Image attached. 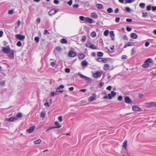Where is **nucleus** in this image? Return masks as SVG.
<instances>
[{
    "mask_svg": "<svg viewBox=\"0 0 156 156\" xmlns=\"http://www.w3.org/2000/svg\"><path fill=\"white\" fill-rule=\"evenodd\" d=\"M5 81H2L0 79V85L1 86H4L5 85Z\"/></svg>",
    "mask_w": 156,
    "mask_h": 156,
    "instance_id": "36",
    "label": "nucleus"
},
{
    "mask_svg": "<svg viewBox=\"0 0 156 156\" xmlns=\"http://www.w3.org/2000/svg\"><path fill=\"white\" fill-rule=\"evenodd\" d=\"M134 43H131L129 42L126 43L124 46V48H125L128 46H131L133 45Z\"/></svg>",
    "mask_w": 156,
    "mask_h": 156,
    "instance_id": "15",
    "label": "nucleus"
},
{
    "mask_svg": "<svg viewBox=\"0 0 156 156\" xmlns=\"http://www.w3.org/2000/svg\"><path fill=\"white\" fill-rule=\"evenodd\" d=\"M150 44V43L148 41H147L145 42V45L146 47H148L149 46Z\"/></svg>",
    "mask_w": 156,
    "mask_h": 156,
    "instance_id": "61",
    "label": "nucleus"
},
{
    "mask_svg": "<svg viewBox=\"0 0 156 156\" xmlns=\"http://www.w3.org/2000/svg\"><path fill=\"white\" fill-rule=\"evenodd\" d=\"M126 30L128 32H130L132 30V29L128 27H126Z\"/></svg>",
    "mask_w": 156,
    "mask_h": 156,
    "instance_id": "50",
    "label": "nucleus"
},
{
    "mask_svg": "<svg viewBox=\"0 0 156 156\" xmlns=\"http://www.w3.org/2000/svg\"><path fill=\"white\" fill-rule=\"evenodd\" d=\"M60 42L62 44H66L67 43L68 41L66 39L63 38L61 39Z\"/></svg>",
    "mask_w": 156,
    "mask_h": 156,
    "instance_id": "25",
    "label": "nucleus"
},
{
    "mask_svg": "<svg viewBox=\"0 0 156 156\" xmlns=\"http://www.w3.org/2000/svg\"><path fill=\"white\" fill-rule=\"evenodd\" d=\"M59 2V1L58 0H54V3L56 4V5H57L58 4Z\"/></svg>",
    "mask_w": 156,
    "mask_h": 156,
    "instance_id": "62",
    "label": "nucleus"
},
{
    "mask_svg": "<svg viewBox=\"0 0 156 156\" xmlns=\"http://www.w3.org/2000/svg\"><path fill=\"white\" fill-rule=\"evenodd\" d=\"M17 118L15 117H11L9 118L6 119L5 120L9 122H13L14 120H17Z\"/></svg>",
    "mask_w": 156,
    "mask_h": 156,
    "instance_id": "13",
    "label": "nucleus"
},
{
    "mask_svg": "<svg viewBox=\"0 0 156 156\" xmlns=\"http://www.w3.org/2000/svg\"><path fill=\"white\" fill-rule=\"evenodd\" d=\"M69 56L70 57H74L76 55L75 52L72 51H70L69 52Z\"/></svg>",
    "mask_w": 156,
    "mask_h": 156,
    "instance_id": "14",
    "label": "nucleus"
},
{
    "mask_svg": "<svg viewBox=\"0 0 156 156\" xmlns=\"http://www.w3.org/2000/svg\"><path fill=\"white\" fill-rule=\"evenodd\" d=\"M56 63L55 62H52L51 63V65L53 67H54L55 66V65Z\"/></svg>",
    "mask_w": 156,
    "mask_h": 156,
    "instance_id": "64",
    "label": "nucleus"
},
{
    "mask_svg": "<svg viewBox=\"0 0 156 156\" xmlns=\"http://www.w3.org/2000/svg\"><path fill=\"white\" fill-rule=\"evenodd\" d=\"M58 119L60 122L62 121V116H59L58 117Z\"/></svg>",
    "mask_w": 156,
    "mask_h": 156,
    "instance_id": "48",
    "label": "nucleus"
},
{
    "mask_svg": "<svg viewBox=\"0 0 156 156\" xmlns=\"http://www.w3.org/2000/svg\"><path fill=\"white\" fill-rule=\"evenodd\" d=\"M102 60V58H97V61L99 62H101Z\"/></svg>",
    "mask_w": 156,
    "mask_h": 156,
    "instance_id": "54",
    "label": "nucleus"
},
{
    "mask_svg": "<svg viewBox=\"0 0 156 156\" xmlns=\"http://www.w3.org/2000/svg\"><path fill=\"white\" fill-rule=\"evenodd\" d=\"M20 23H21V21L19 20H18L16 23V24L18 25V27L20 26Z\"/></svg>",
    "mask_w": 156,
    "mask_h": 156,
    "instance_id": "58",
    "label": "nucleus"
},
{
    "mask_svg": "<svg viewBox=\"0 0 156 156\" xmlns=\"http://www.w3.org/2000/svg\"><path fill=\"white\" fill-rule=\"evenodd\" d=\"M86 36H84L82 38V39H81V41L84 42H85L86 41Z\"/></svg>",
    "mask_w": 156,
    "mask_h": 156,
    "instance_id": "38",
    "label": "nucleus"
},
{
    "mask_svg": "<svg viewBox=\"0 0 156 156\" xmlns=\"http://www.w3.org/2000/svg\"><path fill=\"white\" fill-rule=\"evenodd\" d=\"M123 98L122 96L120 95L118 97V100L119 101H121L122 100Z\"/></svg>",
    "mask_w": 156,
    "mask_h": 156,
    "instance_id": "44",
    "label": "nucleus"
},
{
    "mask_svg": "<svg viewBox=\"0 0 156 156\" xmlns=\"http://www.w3.org/2000/svg\"><path fill=\"white\" fill-rule=\"evenodd\" d=\"M93 20L88 17H86L84 19V21L85 23H92Z\"/></svg>",
    "mask_w": 156,
    "mask_h": 156,
    "instance_id": "12",
    "label": "nucleus"
},
{
    "mask_svg": "<svg viewBox=\"0 0 156 156\" xmlns=\"http://www.w3.org/2000/svg\"><path fill=\"white\" fill-rule=\"evenodd\" d=\"M88 65V62L85 60L83 61L81 63V65L82 66H84L85 67L87 66Z\"/></svg>",
    "mask_w": 156,
    "mask_h": 156,
    "instance_id": "19",
    "label": "nucleus"
},
{
    "mask_svg": "<svg viewBox=\"0 0 156 156\" xmlns=\"http://www.w3.org/2000/svg\"><path fill=\"white\" fill-rule=\"evenodd\" d=\"M13 13V10H10L8 11V13L9 14H12Z\"/></svg>",
    "mask_w": 156,
    "mask_h": 156,
    "instance_id": "56",
    "label": "nucleus"
},
{
    "mask_svg": "<svg viewBox=\"0 0 156 156\" xmlns=\"http://www.w3.org/2000/svg\"><path fill=\"white\" fill-rule=\"evenodd\" d=\"M147 9L148 11H150L151 9V5H149L147 7Z\"/></svg>",
    "mask_w": 156,
    "mask_h": 156,
    "instance_id": "47",
    "label": "nucleus"
},
{
    "mask_svg": "<svg viewBox=\"0 0 156 156\" xmlns=\"http://www.w3.org/2000/svg\"><path fill=\"white\" fill-rule=\"evenodd\" d=\"M15 37L17 39L23 41L25 38V36L20 34H17L15 35Z\"/></svg>",
    "mask_w": 156,
    "mask_h": 156,
    "instance_id": "6",
    "label": "nucleus"
},
{
    "mask_svg": "<svg viewBox=\"0 0 156 156\" xmlns=\"http://www.w3.org/2000/svg\"><path fill=\"white\" fill-rule=\"evenodd\" d=\"M139 6L142 9H144L145 7V4L143 3H140V4Z\"/></svg>",
    "mask_w": 156,
    "mask_h": 156,
    "instance_id": "30",
    "label": "nucleus"
},
{
    "mask_svg": "<svg viewBox=\"0 0 156 156\" xmlns=\"http://www.w3.org/2000/svg\"><path fill=\"white\" fill-rule=\"evenodd\" d=\"M132 109L133 111H136L141 110V109L140 107L138 106H133L132 107Z\"/></svg>",
    "mask_w": 156,
    "mask_h": 156,
    "instance_id": "16",
    "label": "nucleus"
},
{
    "mask_svg": "<svg viewBox=\"0 0 156 156\" xmlns=\"http://www.w3.org/2000/svg\"><path fill=\"white\" fill-rule=\"evenodd\" d=\"M125 9L126 11L128 12H129L131 11L129 7H126L125 8Z\"/></svg>",
    "mask_w": 156,
    "mask_h": 156,
    "instance_id": "46",
    "label": "nucleus"
},
{
    "mask_svg": "<svg viewBox=\"0 0 156 156\" xmlns=\"http://www.w3.org/2000/svg\"><path fill=\"white\" fill-rule=\"evenodd\" d=\"M107 11L109 13H111L113 12V10L111 8H109L107 9Z\"/></svg>",
    "mask_w": 156,
    "mask_h": 156,
    "instance_id": "32",
    "label": "nucleus"
},
{
    "mask_svg": "<svg viewBox=\"0 0 156 156\" xmlns=\"http://www.w3.org/2000/svg\"><path fill=\"white\" fill-rule=\"evenodd\" d=\"M127 140H126L124 141L123 144V147L126 149V150L127 149Z\"/></svg>",
    "mask_w": 156,
    "mask_h": 156,
    "instance_id": "23",
    "label": "nucleus"
},
{
    "mask_svg": "<svg viewBox=\"0 0 156 156\" xmlns=\"http://www.w3.org/2000/svg\"><path fill=\"white\" fill-rule=\"evenodd\" d=\"M142 14V17H145L147 16V12H146L145 13L143 12Z\"/></svg>",
    "mask_w": 156,
    "mask_h": 156,
    "instance_id": "45",
    "label": "nucleus"
},
{
    "mask_svg": "<svg viewBox=\"0 0 156 156\" xmlns=\"http://www.w3.org/2000/svg\"><path fill=\"white\" fill-rule=\"evenodd\" d=\"M149 104L151 107H156V103L154 102H151L149 103H147Z\"/></svg>",
    "mask_w": 156,
    "mask_h": 156,
    "instance_id": "20",
    "label": "nucleus"
},
{
    "mask_svg": "<svg viewBox=\"0 0 156 156\" xmlns=\"http://www.w3.org/2000/svg\"><path fill=\"white\" fill-rule=\"evenodd\" d=\"M56 50L59 52L60 51L62 50V48L59 47H57L56 48Z\"/></svg>",
    "mask_w": 156,
    "mask_h": 156,
    "instance_id": "40",
    "label": "nucleus"
},
{
    "mask_svg": "<svg viewBox=\"0 0 156 156\" xmlns=\"http://www.w3.org/2000/svg\"><path fill=\"white\" fill-rule=\"evenodd\" d=\"M84 55L83 54H81L79 55V58L80 59H83L84 58Z\"/></svg>",
    "mask_w": 156,
    "mask_h": 156,
    "instance_id": "34",
    "label": "nucleus"
},
{
    "mask_svg": "<svg viewBox=\"0 0 156 156\" xmlns=\"http://www.w3.org/2000/svg\"><path fill=\"white\" fill-rule=\"evenodd\" d=\"M96 6L98 9H104L103 5L100 4H97L96 5Z\"/></svg>",
    "mask_w": 156,
    "mask_h": 156,
    "instance_id": "22",
    "label": "nucleus"
},
{
    "mask_svg": "<svg viewBox=\"0 0 156 156\" xmlns=\"http://www.w3.org/2000/svg\"><path fill=\"white\" fill-rule=\"evenodd\" d=\"M103 55V53L102 52H98L97 53V56L98 57H102Z\"/></svg>",
    "mask_w": 156,
    "mask_h": 156,
    "instance_id": "31",
    "label": "nucleus"
},
{
    "mask_svg": "<svg viewBox=\"0 0 156 156\" xmlns=\"http://www.w3.org/2000/svg\"><path fill=\"white\" fill-rule=\"evenodd\" d=\"M116 93L115 92L112 91L111 94H108V99L109 100L111 99L113 97H115L116 95Z\"/></svg>",
    "mask_w": 156,
    "mask_h": 156,
    "instance_id": "8",
    "label": "nucleus"
},
{
    "mask_svg": "<svg viewBox=\"0 0 156 156\" xmlns=\"http://www.w3.org/2000/svg\"><path fill=\"white\" fill-rule=\"evenodd\" d=\"M35 128V126H31L29 129L27 130V132L29 133H31L33 132Z\"/></svg>",
    "mask_w": 156,
    "mask_h": 156,
    "instance_id": "11",
    "label": "nucleus"
},
{
    "mask_svg": "<svg viewBox=\"0 0 156 156\" xmlns=\"http://www.w3.org/2000/svg\"><path fill=\"white\" fill-rule=\"evenodd\" d=\"M79 18H80V19L81 20H82V21H83V20H84V19H85L84 17L83 16H80L79 17Z\"/></svg>",
    "mask_w": 156,
    "mask_h": 156,
    "instance_id": "51",
    "label": "nucleus"
},
{
    "mask_svg": "<svg viewBox=\"0 0 156 156\" xmlns=\"http://www.w3.org/2000/svg\"><path fill=\"white\" fill-rule=\"evenodd\" d=\"M73 7L74 8H78L79 7V5L78 4H74L73 5Z\"/></svg>",
    "mask_w": 156,
    "mask_h": 156,
    "instance_id": "55",
    "label": "nucleus"
},
{
    "mask_svg": "<svg viewBox=\"0 0 156 156\" xmlns=\"http://www.w3.org/2000/svg\"><path fill=\"white\" fill-rule=\"evenodd\" d=\"M55 124L56 126L55 127H50L48 129L46 130V131L47 132L49 130H51V129H55V128H59L61 127V126L59 125V122L57 121H56L55 122Z\"/></svg>",
    "mask_w": 156,
    "mask_h": 156,
    "instance_id": "5",
    "label": "nucleus"
},
{
    "mask_svg": "<svg viewBox=\"0 0 156 156\" xmlns=\"http://www.w3.org/2000/svg\"><path fill=\"white\" fill-rule=\"evenodd\" d=\"M122 39L124 40H128V38H127V36L126 35L124 36L123 37Z\"/></svg>",
    "mask_w": 156,
    "mask_h": 156,
    "instance_id": "60",
    "label": "nucleus"
},
{
    "mask_svg": "<svg viewBox=\"0 0 156 156\" xmlns=\"http://www.w3.org/2000/svg\"><path fill=\"white\" fill-rule=\"evenodd\" d=\"M16 52V51L14 50H11L10 52L9 53L8 55L9 58L11 59H13L14 58V53Z\"/></svg>",
    "mask_w": 156,
    "mask_h": 156,
    "instance_id": "3",
    "label": "nucleus"
},
{
    "mask_svg": "<svg viewBox=\"0 0 156 156\" xmlns=\"http://www.w3.org/2000/svg\"><path fill=\"white\" fill-rule=\"evenodd\" d=\"M90 48L93 49H96L97 48V47L93 44H92L90 45Z\"/></svg>",
    "mask_w": 156,
    "mask_h": 156,
    "instance_id": "29",
    "label": "nucleus"
},
{
    "mask_svg": "<svg viewBox=\"0 0 156 156\" xmlns=\"http://www.w3.org/2000/svg\"><path fill=\"white\" fill-rule=\"evenodd\" d=\"M110 36L112 37V40H114L115 39L114 32L113 31H111L110 32Z\"/></svg>",
    "mask_w": 156,
    "mask_h": 156,
    "instance_id": "18",
    "label": "nucleus"
},
{
    "mask_svg": "<svg viewBox=\"0 0 156 156\" xmlns=\"http://www.w3.org/2000/svg\"><path fill=\"white\" fill-rule=\"evenodd\" d=\"M65 71L66 73H69L70 72V69L69 68H66L65 69Z\"/></svg>",
    "mask_w": 156,
    "mask_h": 156,
    "instance_id": "52",
    "label": "nucleus"
},
{
    "mask_svg": "<svg viewBox=\"0 0 156 156\" xmlns=\"http://www.w3.org/2000/svg\"><path fill=\"white\" fill-rule=\"evenodd\" d=\"M91 17L94 19H96L98 17V15L95 13L92 12L91 14Z\"/></svg>",
    "mask_w": 156,
    "mask_h": 156,
    "instance_id": "21",
    "label": "nucleus"
},
{
    "mask_svg": "<svg viewBox=\"0 0 156 156\" xmlns=\"http://www.w3.org/2000/svg\"><path fill=\"white\" fill-rule=\"evenodd\" d=\"M96 99V98L95 97L91 96L89 98L88 101H92L94 100H95Z\"/></svg>",
    "mask_w": 156,
    "mask_h": 156,
    "instance_id": "24",
    "label": "nucleus"
},
{
    "mask_svg": "<svg viewBox=\"0 0 156 156\" xmlns=\"http://www.w3.org/2000/svg\"><path fill=\"white\" fill-rule=\"evenodd\" d=\"M120 18L119 17H117L115 18V21L116 23H118L120 20Z\"/></svg>",
    "mask_w": 156,
    "mask_h": 156,
    "instance_id": "43",
    "label": "nucleus"
},
{
    "mask_svg": "<svg viewBox=\"0 0 156 156\" xmlns=\"http://www.w3.org/2000/svg\"><path fill=\"white\" fill-rule=\"evenodd\" d=\"M78 75L81 78L84 79L85 80L88 81V82L91 81V80L90 78L85 76L80 73H79Z\"/></svg>",
    "mask_w": 156,
    "mask_h": 156,
    "instance_id": "4",
    "label": "nucleus"
},
{
    "mask_svg": "<svg viewBox=\"0 0 156 156\" xmlns=\"http://www.w3.org/2000/svg\"><path fill=\"white\" fill-rule=\"evenodd\" d=\"M40 116L41 118L44 117L45 116V114L44 112H41L40 114Z\"/></svg>",
    "mask_w": 156,
    "mask_h": 156,
    "instance_id": "41",
    "label": "nucleus"
},
{
    "mask_svg": "<svg viewBox=\"0 0 156 156\" xmlns=\"http://www.w3.org/2000/svg\"><path fill=\"white\" fill-rule=\"evenodd\" d=\"M34 40L37 42H38L39 41V38L38 37H35Z\"/></svg>",
    "mask_w": 156,
    "mask_h": 156,
    "instance_id": "42",
    "label": "nucleus"
},
{
    "mask_svg": "<svg viewBox=\"0 0 156 156\" xmlns=\"http://www.w3.org/2000/svg\"><path fill=\"white\" fill-rule=\"evenodd\" d=\"M132 21V20L131 19L127 18L126 19V21L128 22H131Z\"/></svg>",
    "mask_w": 156,
    "mask_h": 156,
    "instance_id": "57",
    "label": "nucleus"
},
{
    "mask_svg": "<svg viewBox=\"0 0 156 156\" xmlns=\"http://www.w3.org/2000/svg\"><path fill=\"white\" fill-rule=\"evenodd\" d=\"M99 42L100 45L102 46H104V44L103 42V40L101 38L100 39Z\"/></svg>",
    "mask_w": 156,
    "mask_h": 156,
    "instance_id": "37",
    "label": "nucleus"
},
{
    "mask_svg": "<svg viewBox=\"0 0 156 156\" xmlns=\"http://www.w3.org/2000/svg\"><path fill=\"white\" fill-rule=\"evenodd\" d=\"M72 0H70V1L68 2V4L70 6L72 5Z\"/></svg>",
    "mask_w": 156,
    "mask_h": 156,
    "instance_id": "63",
    "label": "nucleus"
},
{
    "mask_svg": "<svg viewBox=\"0 0 156 156\" xmlns=\"http://www.w3.org/2000/svg\"><path fill=\"white\" fill-rule=\"evenodd\" d=\"M152 62V59L151 58H148L145 61L144 63L142 65V67L144 68H147L149 66V63H151Z\"/></svg>",
    "mask_w": 156,
    "mask_h": 156,
    "instance_id": "1",
    "label": "nucleus"
},
{
    "mask_svg": "<svg viewBox=\"0 0 156 156\" xmlns=\"http://www.w3.org/2000/svg\"><path fill=\"white\" fill-rule=\"evenodd\" d=\"M58 11V9H52L48 12V14L50 16H52L55 14Z\"/></svg>",
    "mask_w": 156,
    "mask_h": 156,
    "instance_id": "7",
    "label": "nucleus"
},
{
    "mask_svg": "<svg viewBox=\"0 0 156 156\" xmlns=\"http://www.w3.org/2000/svg\"><path fill=\"white\" fill-rule=\"evenodd\" d=\"M11 49L9 46L8 45L5 47H2V52L5 54H9V53L10 52Z\"/></svg>",
    "mask_w": 156,
    "mask_h": 156,
    "instance_id": "2",
    "label": "nucleus"
},
{
    "mask_svg": "<svg viewBox=\"0 0 156 156\" xmlns=\"http://www.w3.org/2000/svg\"><path fill=\"white\" fill-rule=\"evenodd\" d=\"M110 68L109 65L107 64H105L104 66V69L105 70H108Z\"/></svg>",
    "mask_w": 156,
    "mask_h": 156,
    "instance_id": "27",
    "label": "nucleus"
},
{
    "mask_svg": "<svg viewBox=\"0 0 156 156\" xmlns=\"http://www.w3.org/2000/svg\"><path fill=\"white\" fill-rule=\"evenodd\" d=\"M127 58V56L126 55H123L121 57V59H126Z\"/></svg>",
    "mask_w": 156,
    "mask_h": 156,
    "instance_id": "53",
    "label": "nucleus"
},
{
    "mask_svg": "<svg viewBox=\"0 0 156 156\" xmlns=\"http://www.w3.org/2000/svg\"><path fill=\"white\" fill-rule=\"evenodd\" d=\"M102 74V73L100 72L97 71L93 75L94 77L95 78H97L98 77H100Z\"/></svg>",
    "mask_w": 156,
    "mask_h": 156,
    "instance_id": "9",
    "label": "nucleus"
},
{
    "mask_svg": "<svg viewBox=\"0 0 156 156\" xmlns=\"http://www.w3.org/2000/svg\"><path fill=\"white\" fill-rule=\"evenodd\" d=\"M130 37L132 38L136 39L138 37L137 35L135 33H132L130 34Z\"/></svg>",
    "mask_w": 156,
    "mask_h": 156,
    "instance_id": "17",
    "label": "nucleus"
},
{
    "mask_svg": "<svg viewBox=\"0 0 156 156\" xmlns=\"http://www.w3.org/2000/svg\"><path fill=\"white\" fill-rule=\"evenodd\" d=\"M124 100L125 102L126 103L129 104L132 103V101L129 97H126L125 98Z\"/></svg>",
    "mask_w": 156,
    "mask_h": 156,
    "instance_id": "10",
    "label": "nucleus"
},
{
    "mask_svg": "<svg viewBox=\"0 0 156 156\" xmlns=\"http://www.w3.org/2000/svg\"><path fill=\"white\" fill-rule=\"evenodd\" d=\"M109 32V31L108 30H105L104 32V35L106 36H107L108 35Z\"/></svg>",
    "mask_w": 156,
    "mask_h": 156,
    "instance_id": "35",
    "label": "nucleus"
},
{
    "mask_svg": "<svg viewBox=\"0 0 156 156\" xmlns=\"http://www.w3.org/2000/svg\"><path fill=\"white\" fill-rule=\"evenodd\" d=\"M23 116L21 112L17 113L16 115V118H20Z\"/></svg>",
    "mask_w": 156,
    "mask_h": 156,
    "instance_id": "28",
    "label": "nucleus"
},
{
    "mask_svg": "<svg viewBox=\"0 0 156 156\" xmlns=\"http://www.w3.org/2000/svg\"><path fill=\"white\" fill-rule=\"evenodd\" d=\"M41 142V139H38L34 141V143L35 144H40Z\"/></svg>",
    "mask_w": 156,
    "mask_h": 156,
    "instance_id": "26",
    "label": "nucleus"
},
{
    "mask_svg": "<svg viewBox=\"0 0 156 156\" xmlns=\"http://www.w3.org/2000/svg\"><path fill=\"white\" fill-rule=\"evenodd\" d=\"M16 45L19 47H20L22 45V43L20 41H18L16 43Z\"/></svg>",
    "mask_w": 156,
    "mask_h": 156,
    "instance_id": "39",
    "label": "nucleus"
},
{
    "mask_svg": "<svg viewBox=\"0 0 156 156\" xmlns=\"http://www.w3.org/2000/svg\"><path fill=\"white\" fill-rule=\"evenodd\" d=\"M47 34H49L50 33L48 32V31L47 30H44V34L46 35Z\"/></svg>",
    "mask_w": 156,
    "mask_h": 156,
    "instance_id": "59",
    "label": "nucleus"
},
{
    "mask_svg": "<svg viewBox=\"0 0 156 156\" xmlns=\"http://www.w3.org/2000/svg\"><path fill=\"white\" fill-rule=\"evenodd\" d=\"M90 35L93 37H95L96 36V33L95 31H93L91 33Z\"/></svg>",
    "mask_w": 156,
    "mask_h": 156,
    "instance_id": "33",
    "label": "nucleus"
},
{
    "mask_svg": "<svg viewBox=\"0 0 156 156\" xmlns=\"http://www.w3.org/2000/svg\"><path fill=\"white\" fill-rule=\"evenodd\" d=\"M107 62V60L106 58H102V62L104 63H106Z\"/></svg>",
    "mask_w": 156,
    "mask_h": 156,
    "instance_id": "49",
    "label": "nucleus"
}]
</instances>
